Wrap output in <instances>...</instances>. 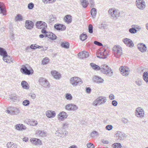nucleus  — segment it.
<instances>
[{"instance_id": "1", "label": "nucleus", "mask_w": 148, "mask_h": 148, "mask_svg": "<svg viewBox=\"0 0 148 148\" xmlns=\"http://www.w3.org/2000/svg\"><path fill=\"white\" fill-rule=\"evenodd\" d=\"M108 13L111 16V18L113 20L118 19L120 16V11L114 8L110 9L108 11Z\"/></svg>"}, {"instance_id": "2", "label": "nucleus", "mask_w": 148, "mask_h": 148, "mask_svg": "<svg viewBox=\"0 0 148 148\" xmlns=\"http://www.w3.org/2000/svg\"><path fill=\"white\" fill-rule=\"evenodd\" d=\"M101 71L103 74H106L107 76H112L113 74V72L111 68L106 64L101 65Z\"/></svg>"}, {"instance_id": "3", "label": "nucleus", "mask_w": 148, "mask_h": 148, "mask_svg": "<svg viewBox=\"0 0 148 148\" xmlns=\"http://www.w3.org/2000/svg\"><path fill=\"white\" fill-rule=\"evenodd\" d=\"M71 84L73 87L79 86L82 83V81L79 77H74L71 78L70 80Z\"/></svg>"}, {"instance_id": "4", "label": "nucleus", "mask_w": 148, "mask_h": 148, "mask_svg": "<svg viewBox=\"0 0 148 148\" xmlns=\"http://www.w3.org/2000/svg\"><path fill=\"white\" fill-rule=\"evenodd\" d=\"M113 53L116 58H119L122 55V48L119 46H114L113 48Z\"/></svg>"}, {"instance_id": "5", "label": "nucleus", "mask_w": 148, "mask_h": 148, "mask_svg": "<svg viewBox=\"0 0 148 148\" xmlns=\"http://www.w3.org/2000/svg\"><path fill=\"white\" fill-rule=\"evenodd\" d=\"M8 109L9 110H6V112L10 115H17L20 113L19 108L15 107H10Z\"/></svg>"}, {"instance_id": "6", "label": "nucleus", "mask_w": 148, "mask_h": 148, "mask_svg": "<svg viewBox=\"0 0 148 148\" xmlns=\"http://www.w3.org/2000/svg\"><path fill=\"white\" fill-rule=\"evenodd\" d=\"M135 114L137 117L142 119L144 117L145 112L143 109L138 107L136 109Z\"/></svg>"}, {"instance_id": "7", "label": "nucleus", "mask_w": 148, "mask_h": 148, "mask_svg": "<svg viewBox=\"0 0 148 148\" xmlns=\"http://www.w3.org/2000/svg\"><path fill=\"white\" fill-rule=\"evenodd\" d=\"M119 70L121 74L123 76H127L130 73L129 69L127 66H121L119 68Z\"/></svg>"}, {"instance_id": "8", "label": "nucleus", "mask_w": 148, "mask_h": 148, "mask_svg": "<svg viewBox=\"0 0 148 148\" xmlns=\"http://www.w3.org/2000/svg\"><path fill=\"white\" fill-rule=\"evenodd\" d=\"M39 82L40 84L45 88H49L50 86V84L48 81L44 78H40Z\"/></svg>"}, {"instance_id": "9", "label": "nucleus", "mask_w": 148, "mask_h": 148, "mask_svg": "<svg viewBox=\"0 0 148 148\" xmlns=\"http://www.w3.org/2000/svg\"><path fill=\"white\" fill-rule=\"evenodd\" d=\"M21 73L26 75H30L33 74V70H29L25 66L23 65L21 69Z\"/></svg>"}, {"instance_id": "10", "label": "nucleus", "mask_w": 148, "mask_h": 148, "mask_svg": "<svg viewBox=\"0 0 148 148\" xmlns=\"http://www.w3.org/2000/svg\"><path fill=\"white\" fill-rule=\"evenodd\" d=\"M136 5L140 10H143L145 7V4L143 0H136Z\"/></svg>"}, {"instance_id": "11", "label": "nucleus", "mask_w": 148, "mask_h": 148, "mask_svg": "<svg viewBox=\"0 0 148 148\" xmlns=\"http://www.w3.org/2000/svg\"><path fill=\"white\" fill-rule=\"evenodd\" d=\"M55 134L58 136L60 137L63 138L64 135H66L68 134V132L61 130L60 129H58L55 132Z\"/></svg>"}, {"instance_id": "12", "label": "nucleus", "mask_w": 148, "mask_h": 148, "mask_svg": "<svg viewBox=\"0 0 148 148\" xmlns=\"http://www.w3.org/2000/svg\"><path fill=\"white\" fill-rule=\"evenodd\" d=\"M34 26V23L31 21L27 20L25 22V27L28 29H32Z\"/></svg>"}, {"instance_id": "13", "label": "nucleus", "mask_w": 148, "mask_h": 148, "mask_svg": "<svg viewBox=\"0 0 148 148\" xmlns=\"http://www.w3.org/2000/svg\"><path fill=\"white\" fill-rule=\"evenodd\" d=\"M89 56L88 53L85 51L80 52L78 54V56L80 59L88 58Z\"/></svg>"}, {"instance_id": "14", "label": "nucleus", "mask_w": 148, "mask_h": 148, "mask_svg": "<svg viewBox=\"0 0 148 148\" xmlns=\"http://www.w3.org/2000/svg\"><path fill=\"white\" fill-rule=\"evenodd\" d=\"M67 116V114L63 111L60 112L58 115V119L61 121H62L66 118Z\"/></svg>"}, {"instance_id": "15", "label": "nucleus", "mask_w": 148, "mask_h": 148, "mask_svg": "<svg viewBox=\"0 0 148 148\" xmlns=\"http://www.w3.org/2000/svg\"><path fill=\"white\" fill-rule=\"evenodd\" d=\"M93 81L97 83H101L103 82L104 80L101 77L98 76H95L92 77Z\"/></svg>"}, {"instance_id": "16", "label": "nucleus", "mask_w": 148, "mask_h": 148, "mask_svg": "<svg viewBox=\"0 0 148 148\" xmlns=\"http://www.w3.org/2000/svg\"><path fill=\"white\" fill-rule=\"evenodd\" d=\"M51 74L54 78L58 79H60L61 77V74L57 71L54 70L51 71Z\"/></svg>"}, {"instance_id": "17", "label": "nucleus", "mask_w": 148, "mask_h": 148, "mask_svg": "<svg viewBox=\"0 0 148 148\" xmlns=\"http://www.w3.org/2000/svg\"><path fill=\"white\" fill-rule=\"evenodd\" d=\"M55 29L58 30L64 31L66 29V27L62 24H57L54 25Z\"/></svg>"}, {"instance_id": "18", "label": "nucleus", "mask_w": 148, "mask_h": 148, "mask_svg": "<svg viewBox=\"0 0 148 148\" xmlns=\"http://www.w3.org/2000/svg\"><path fill=\"white\" fill-rule=\"evenodd\" d=\"M116 135L119 140L123 139L125 137H126L125 134L120 131L117 132Z\"/></svg>"}, {"instance_id": "19", "label": "nucleus", "mask_w": 148, "mask_h": 148, "mask_svg": "<svg viewBox=\"0 0 148 148\" xmlns=\"http://www.w3.org/2000/svg\"><path fill=\"white\" fill-rule=\"evenodd\" d=\"M138 49L142 52L145 51L147 50V47L143 43H140L137 45Z\"/></svg>"}, {"instance_id": "20", "label": "nucleus", "mask_w": 148, "mask_h": 148, "mask_svg": "<svg viewBox=\"0 0 148 148\" xmlns=\"http://www.w3.org/2000/svg\"><path fill=\"white\" fill-rule=\"evenodd\" d=\"M15 129L19 131H23L25 130L26 129V127L22 124H18L15 126Z\"/></svg>"}, {"instance_id": "21", "label": "nucleus", "mask_w": 148, "mask_h": 148, "mask_svg": "<svg viewBox=\"0 0 148 148\" xmlns=\"http://www.w3.org/2000/svg\"><path fill=\"white\" fill-rule=\"evenodd\" d=\"M11 59V57L10 56H8L7 52V54H5L3 57V60L8 63H10L11 62H13Z\"/></svg>"}, {"instance_id": "22", "label": "nucleus", "mask_w": 148, "mask_h": 148, "mask_svg": "<svg viewBox=\"0 0 148 148\" xmlns=\"http://www.w3.org/2000/svg\"><path fill=\"white\" fill-rule=\"evenodd\" d=\"M46 114L47 116L49 118H53L56 116L55 111L52 110H48L46 112Z\"/></svg>"}, {"instance_id": "23", "label": "nucleus", "mask_w": 148, "mask_h": 148, "mask_svg": "<svg viewBox=\"0 0 148 148\" xmlns=\"http://www.w3.org/2000/svg\"><path fill=\"white\" fill-rule=\"evenodd\" d=\"M97 57L101 59H104L106 58L107 56L104 52H101L98 51L97 54Z\"/></svg>"}, {"instance_id": "24", "label": "nucleus", "mask_w": 148, "mask_h": 148, "mask_svg": "<svg viewBox=\"0 0 148 148\" xmlns=\"http://www.w3.org/2000/svg\"><path fill=\"white\" fill-rule=\"evenodd\" d=\"M36 134L39 137H43L46 136V133L44 131L39 130L36 131Z\"/></svg>"}, {"instance_id": "25", "label": "nucleus", "mask_w": 148, "mask_h": 148, "mask_svg": "<svg viewBox=\"0 0 148 148\" xmlns=\"http://www.w3.org/2000/svg\"><path fill=\"white\" fill-rule=\"evenodd\" d=\"M97 99H98V102L99 103V105H101L103 103H105L106 101V99L105 97H100L98 98Z\"/></svg>"}, {"instance_id": "26", "label": "nucleus", "mask_w": 148, "mask_h": 148, "mask_svg": "<svg viewBox=\"0 0 148 148\" xmlns=\"http://www.w3.org/2000/svg\"><path fill=\"white\" fill-rule=\"evenodd\" d=\"M26 122L28 124L33 126L36 125L38 124L37 121L31 120L30 119L28 120L27 121H26Z\"/></svg>"}, {"instance_id": "27", "label": "nucleus", "mask_w": 148, "mask_h": 148, "mask_svg": "<svg viewBox=\"0 0 148 148\" xmlns=\"http://www.w3.org/2000/svg\"><path fill=\"white\" fill-rule=\"evenodd\" d=\"M21 85L23 88L26 89H28L29 86L27 83L25 81H22L21 82Z\"/></svg>"}, {"instance_id": "28", "label": "nucleus", "mask_w": 148, "mask_h": 148, "mask_svg": "<svg viewBox=\"0 0 148 148\" xmlns=\"http://www.w3.org/2000/svg\"><path fill=\"white\" fill-rule=\"evenodd\" d=\"M92 17L93 18H95L96 16L97 13V9L95 8H92L90 11Z\"/></svg>"}, {"instance_id": "29", "label": "nucleus", "mask_w": 148, "mask_h": 148, "mask_svg": "<svg viewBox=\"0 0 148 148\" xmlns=\"http://www.w3.org/2000/svg\"><path fill=\"white\" fill-rule=\"evenodd\" d=\"M7 146L8 148H17V145L13 142L8 143Z\"/></svg>"}, {"instance_id": "30", "label": "nucleus", "mask_w": 148, "mask_h": 148, "mask_svg": "<svg viewBox=\"0 0 148 148\" xmlns=\"http://www.w3.org/2000/svg\"><path fill=\"white\" fill-rule=\"evenodd\" d=\"M90 65L92 68L95 70H99L101 69V67H100L94 63H92L90 64Z\"/></svg>"}, {"instance_id": "31", "label": "nucleus", "mask_w": 148, "mask_h": 148, "mask_svg": "<svg viewBox=\"0 0 148 148\" xmlns=\"http://www.w3.org/2000/svg\"><path fill=\"white\" fill-rule=\"evenodd\" d=\"M64 20V21L68 24L70 23L72 21L71 16L68 15H67L65 16Z\"/></svg>"}, {"instance_id": "32", "label": "nucleus", "mask_w": 148, "mask_h": 148, "mask_svg": "<svg viewBox=\"0 0 148 148\" xmlns=\"http://www.w3.org/2000/svg\"><path fill=\"white\" fill-rule=\"evenodd\" d=\"M6 8L2 7V6L0 5V14H2L3 15H5L6 14Z\"/></svg>"}, {"instance_id": "33", "label": "nucleus", "mask_w": 148, "mask_h": 148, "mask_svg": "<svg viewBox=\"0 0 148 148\" xmlns=\"http://www.w3.org/2000/svg\"><path fill=\"white\" fill-rule=\"evenodd\" d=\"M143 79L147 83L148 82V73L147 72H144L143 75Z\"/></svg>"}, {"instance_id": "34", "label": "nucleus", "mask_w": 148, "mask_h": 148, "mask_svg": "<svg viewBox=\"0 0 148 148\" xmlns=\"http://www.w3.org/2000/svg\"><path fill=\"white\" fill-rule=\"evenodd\" d=\"M82 5L84 8H86L88 4L87 0H81Z\"/></svg>"}, {"instance_id": "35", "label": "nucleus", "mask_w": 148, "mask_h": 148, "mask_svg": "<svg viewBox=\"0 0 148 148\" xmlns=\"http://www.w3.org/2000/svg\"><path fill=\"white\" fill-rule=\"evenodd\" d=\"M16 21H22L23 20V17L22 15L20 14H18L17 15L15 18Z\"/></svg>"}, {"instance_id": "36", "label": "nucleus", "mask_w": 148, "mask_h": 148, "mask_svg": "<svg viewBox=\"0 0 148 148\" xmlns=\"http://www.w3.org/2000/svg\"><path fill=\"white\" fill-rule=\"evenodd\" d=\"M9 97L12 101H14L17 100V97L16 94H11L9 96Z\"/></svg>"}, {"instance_id": "37", "label": "nucleus", "mask_w": 148, "mask_h": 148, "mask_svg": "<svg viewBox=\"0 0 148 148\" xmlns=\"http://www.w3.org/2000/svg\"><path fill=\"white\" fill-rule=\"evenodd\" d=\"M7 51L5 49L0 47V55L3 56L7 54Z\"/></svg>"}, {"instance_id": "38", "label": "nucleus", "mask_w": 148, "mask_h": 148, "mask_svg": "<svg viewBox=\"0 0 148 148\" xmlns=\"http://www.w3.org/2000/svg\"><path fill=\"white\" fill-rule=\"evenodd\" d=\"M30 47L32 49H36L37 48H43L42 46H39L36 44H32L30 46Z\"/></svg>"}, {"instance_id": "39", "label": "nucleus", "mask_w": 148, "mask_h": 148, "mask_svg": "<svg viewBox=\"0 0 148 148\" xmlns=\"http://www.w3.org/2000/svg\"><path fill=\"white\" fill-rule=\"evenodd\" d=\"M61 45L62 47L67 49L69 48V44L68 42H64L61 43Z\"/></svg>"}, {"instance_id": "40", "label": "nucleus", "mask_w": 148, "mask_h": 148, "mask_svg": "<svg viewBox=\"0 0 148 148\" xmlns=\"http://www.w3.org/2000/svg\"><path fill=\"white\" fill-rule=\"evenodd\" d=\"M123 42L128 47H130V39L127 38H125L123 39Z\"/></svg>"}, {"instance_id": "41", "label": "nucleus", "mask_w": 148, "mask_h": 148, "mask_svg": "<svg viewBox=\"0 0 148 148\" xmlns=\"http://www.w3.org/2000/svg\"><path fill=\"white\" fill-rule=\"evenodd\" d=\"M87 37V36L86 34L83 33L80 36V38L81 40L83 41L85 40Z\"/></svg>"}, {"instance_id": "42", "label": "nucleus", "mask_w": 148, "mask_h": 148, "mask_svg": "<svg viewBox=\"0 0 148 148\" xmlns=\"http://www.w3.org/2000/svg\"><path fill=\"white\" fill-rule=\"evenodd\" d=\"M112 146L114 148H121L122 146L120 143H116L113 144Z\"/></svg>"}, {"instance_id": "43", "label": "nucleus", "mask_w": 148, "mask_h": 148, "mask_svg": "<svg viewBox=\"0 0 148 148\" xmlns=\"http://www.w3.org/2000/svg\"><path fill=\"white\" fill-rule=\"evenodd\" d=\"M65 98L67 100H71L72 99V96L71 94L67 93L65 94Z\"/></svg>"}, {"instance_id": "44", "label": "nucleus", "mask_w": 148, "mask_h": 148, "mask_svg": "<svg viewBox=\"0 0 148 148\" xmlns=\"http://www.w3.org/2000/svg\"><path fill=\"white\" fill-rule=\"evenodd\" d=\"M71 111H75L78 109L77 106L71 103Z\"/></svg>"}, {"instance_id": "45", "label": "nucleus", "mask_w": 148, "mask_h": 148, "mask_svg": "<svg viewBox=\"0 0 148 148\" xmlns=\"http://www.w3.org/2000/svg\"><path fill=\"white\" fill-rule=\"evenodd\" d=\"M42 21H37L36 24V27L38 29H42V27H41V26L42 25Z\"/></svg>"}, {"instance_id": "46", "label": "nucleus", "mask_w": 148, "mask_h": 148, "mask_svg": "<svg viewBox=\"0 0 148 148\" xmlns=\"http://www.w3.org/2000/svg\"><path fill=\"white\" fill-rule=\"evenodd\" d=\"M30 104V101L28 100H24L23 102V105L25 106H27Z\"/></svg>"}, {"instance_id": "47", "label": "nucleus", "mask_w": 148, "mask_h": 148, "mask_svg": "<svg viewBox=\"0 0 148 148\" xmlns=\"http://www.w3.org/2000/svg\"><path fill=\"white\" fill-rule=\"evenodd\" d=\"M132 28H130V33L132 34H135L138 31L136 29H135V28L132 26Z\"/></svg>"}, {"instance_id": "48", "label": "nucleus", "mask_w": 148, "mask_h": 148, "mask_svg": "<svg viewBox=\"0 0 148 148\" xmlns=\"http://www.w3.org/2000/svg\"><path fill=\"white\" fill-rule=\"evenodd\" d=\"M49 21L50 23L54 21L56 19V17L54 16L53 15H51L49 17Z\"/></svg>"}, {"instance_id": "49", "label": "nucleus", "mask_w": 148, "mask_h": 148, "mask_svg": "<svg viewBox=\"0 0 148 148\" xmlns=\"http://www.w3.org/2000/svg\"><path fill=\"white\" fill-rule=\"evenodd\" d=\"M88 32L91 34L93 33V26L91 24H90L88 27Z\"/></svg>"}, {"instance_id": "50", "label": "nucleus", "mask_w": 148, "mask_h": 148, "mask_svg": "<svg viewBox=\"0 0 148 148\" xmlns=\"http://www.w3.org/2000/svg\"><path fill=\"white\" fill-rule=\"evenodd\" d=\"M49 61V60L47 58H45L42 61V64H47Z\"/></svg>"}, {"instance_id": "51", "label": "nucleus", "mask_w": 148, "mask_h": 148, "mask_svg": "<svg viewBox=\"0 0 148 148\" xmlns=\"http://www.w3.org/2000/svg\"><path fill=\"white\" fill-rule=\"evenodd\" d=\"M27 6L29 9L32 10L34 8V5L32 3H30L28 4Z\"/></svg>"}, {"instance_id": "52", "label": "nucleus", "mask_w": 148, "mask_h": 148, "mask_svg": "<svg viewBox=\"0 0 148 148\" xmlns=\"http://www.w3.org/2000/svg\"><path fill=\"white\" fill-rule=\"evenodd\" d=\"M87 146L88 148H95L93 144L90 143H89L87 144Z\"/></svg>"}, {"instance_id": "53", "label": "nucleus", "mask_w": 148, "mask_h": 148, "mask_svg": "<svg viewBox=\"0 0 148 148\" xmlns=\"http://www.w3.org/2000/svg\"><path fill=\"white\" fill-rule=\"evenodd\" d=\"M71 103L67 105L65 107V109L67 110L71 111Z\"/></svg>"}, {"instance_id": "54", "label": "nucleus", "mask_w": 148, "mask_h": 148, "mask_svg": "<svg viewBox=\"0 0 148 148\" xmlns=\"http://www.w3.org/2000/svg\"><path fill=\"white\" fill-rule=\"evenodd\" d=\"M52 34V32H47V33H46V34L45 35V36L46 37H48L49 38L51 39V35Z\"/></svg>"}, {"instance_id": "55", "label": "nucleus", "mask_w": 148, "mask_h": 148, "mask_svg": "<svg viewBox=\"0 0 148 148\" xmlns=\"http://www.w3.org/2000/svg\"><path fill=\"white\" fill-rule=\"evenodd\" d=\"M113 128L112 126L111 125H108L106 127V129L109 131L111 130Z\"/></svg>"}, {"instance_id": "56", "label": "nucleus", "mask_w": 148, "mask_h": 148, "mask_svg": "<svg viewBox=\"0 0 148 148\" xmlns=\"http://www.w3.org/2000/svg\"><path fill=\"white\" fill-rule=\"evenodd\" d=\"M136 84L138 86H140L142 84V80L138 79L136 82Z\"/></svg>"}, {"instance_id": "57", "label": "nucleus", "mask_w": 148, "mask_h": 148, "mask_svg": "<svg viewBox=\"0 0 148 148\" xmlns=\"http://www.w3.org/2000/svg\"><path fill=\"white\" fill-rule=\"evenodd\" d=\"M42 25H41V27H42V29L46 28H47V24L45 22H42Z\"/></svg>"}, {"instance_id": "58", "label": "nucleus", "mask_w": 148, "mask_h": 148, "mask_svg": "<svg viewBox=\"0 0 148 148\" xmlns=\"http://www.w3.org/2000/svg\"><path fill=\"white\" fill-rule=\"evenodd\" d=\"M94 43L96 45H97L98 46H103V45L101 43L97 41H95L94 42Z\"/></svg>"}, {"instance_id": "59", "label": "nucleus", "mask_w": 148, "mask_h": 148, "mask_svg": "<svg viewBox=\"0 0 148 148\" xmlns=\"http://www.w3.org/2000/svg\"><path fill=\"white\" fill-rule=\"evenodd\" d=\"M132 26L133 27L135 28V29H137L138 30H139L141 29V27L137 25H133Z\"/></svg>"}, {"instance_id": "60", "label": "nucleus", "mask_w": 148, "mask_h": 148, "mask_svg": "<svg viewBox=\"0 0 148 148\" xmlns=\"http://www.w3.org/2000/svg\"><path fill=\"white\" fill-rule=\"evenodd\" d=\"M31 142L32 143L36 145V140H37V138H33L31 139Z\"/></svg>"}, {"instance_id": "61", "label": "nucleus", "mask_w": 148, "mask_h": 148, "mask_svg": "<svg viewBox=\"0 0 148 148\" xmlns=\"http://www.w3.org/2000/svg\"><path fill=\"white\" fill-rule=\"evenodd\" d=\"M36 141V145H39L42 144V143L41 142V141L40 139H37Z\"/></svg>"}, {"instance_id": "62", "label": "nucleus", "mask_w": 148, "mask_h": 148, "mask_svg": "<svg viewBox=\"0 0 148 148\" xmlns=\"http://www.w3.org/2000/svg\"><path fill=\"white\" fill-rule=\"evenodd\" d=\"M98 99H97L95 100L92 103V105H95V106H97V105H99V103L98 102V101H97Z\"/></svg>"}, {"instance_id": "63", "label": "nucleus", "mask_w": 148, "mask_h": 148, "mask_svg": "<svg viewBox=\"0 0 148 148\" xmlns=\"http://www.w3.org/2000/svg\"><path fill=\"white\" fill-rule=\"evenodd\" d=\"M29 96L31 97L32 99H34L36 97V95L35 94L33 93H30L29 95Z\"/></svg>"}, {"instance_id": "64", "label": "nucleus", "mask_w": 148, "mask_h": 148, "mask_svg": "<svg viewBox=\"0 0 148 148\" xmlns=\"http://www.w3.org/2000/svg\"><path fill=\"white\" fill-rule=\"evenodd\" d=\"M86 92L87 93H90L91 91V89L89 87H87L86 88Z\"/></svg>"}]
</instances>
